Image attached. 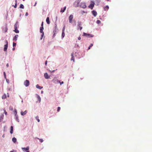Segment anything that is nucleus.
Returning a JSON list of instances; mask_svg holds the SVG:
<instances>
[{
  "label": "nucleus",
  "instance_id": "nucleus-1",
  "mask_svg": "<svg viewBox=\"0 0 152 152\" xmlns=\"http://www.w3.org/2000/svg\"><path fill=\"white\" fill-rule=\"evenodd\" d=\"M44 29L43 27L41 26L40 27V32L41 33H42V34L41 35V37L40 38V39L42 40V37L44 35V33L43 32V30Z\"/></svg>",
  "mask_w": 152,
  "mask_h": 152
},
{
  "label": "nucleus",
  "instance_id": "nucleus-2",
  "mask_svg": "<svg viewBox=\"0 0 152 152\" xmlns=\"http://www.w3.org/2000/svg\"><path fill=\"white\" fill-rule=\"evenodd\" d=\"M83 35L84 36H86L88 37H94V35L92 34H87L85 33H83Z\"/></svg>",
  "mask_w": 152,
  "mask_h": 152
},
{
  "label": "nucleus",
  "instance_id": "nucleus-3",
  "mask_svg": "<svg viewBox=\"0 0 152 152\" xmlns=\"http://www.w3.org/2000/svg\"><path fill=\"white\" fill-rule=\"evenodd\" d=\"M80 7L85 9L86 8V3L84 2H82L80 3Z\"/></svg>",
  "mask_w": 152,
  "mask_h": 152
},
{
  "label": "nucleus",
  "instance_id": "nucleus-4",
  "mask_svg": "<svg viewBox=\"0 0 152 152\" xmlns=\"http://www.w3.org/2000/svg\"><path fill=\"white\" fill-rule=\"evenodd\" d=\"M94 2L91 1V3L90 4V5L88 6L89 8H91V9H93V7H94Z\"/></svg>",
  "mask_w": 152,
  "mask_h": 152
},
{
  "label": "nucleus",
  "instance_id": "nucleus-5",
  "mask_svg": "<svg viewBox=\"0 0 152 152\" xmlns=\"http://www.w3.org/2000/svg\"><path fill=\"white\" fill-rule=\"evenodd\" d=\"M30 83L28 80H26L24 82V84L26 87H27L29 85Z\"/></svg>",
  "mask_w": 152,
  "mask_h": 152
},
{
  "label": "nucleus",
  "instance_id": "nucleus-6",
  "mask_svg": "<svg viewBox=\"0 0 152 152\" xmlns=\"http://www.w3.org/2000/svg\"><path fill=\"white\" fill-rule=\"evenodd\" d=\"M73 19V15H70L69 17V22L70 23H71L72 22V19Z\"/></svg>",
  "mask_w": 152,
  "mask_h": 152
},
{
  "label": "nucleus",
  "instance_id": "nucleus-7",
  "mask_svg": "<svg viewBox=\"0 0 152 152\" xmlns=\"http://www.w3.org/2000/svg\"><path fill=\"white\" fill-rule=\"evenodd\" d=\"M6 44L4 45V51L6 52L7 50V48L8 46V43L7 41H6Z\"/></svg>",
  "mask_w": 152,
  "mask_h": 152
},
{
  "label": "nucleus",
  "instance_id": "nucleus-8",
  "mask_svg": "<svg viewBox=\"0 0 152 152\" xmlns=\"http://www.w3.org/2000/svg\"><path fill=\"white\" fill-rule=\"evenodd\" d=\"M58 30V28L57 27V26L56 25L54 27V30L53 31V32L54 33V35H55V34L57 33V31Z\"/></svg>",
  "mask_w": 152,
  "mask_h": 152
},
{
  "label": "nucleus",
  "instance_id": "nucleus-9",
  "mask_svg": "<svg viewBox=\"0 0 152 152\" xmlns=\"http://www.w3.org/2000/svg\"><path fill=\"white\" fill-rule=\"evenodd\" d=\"M65 26H64V27L63 29L62 30V37L63 38L65 36V33H64V30L65 29Z\"/></svg>",
  "mask_w": 152,
  "mask_h": 152
},
{
  "label": "nucleus",
  "instance_id": "nucleus-10",
  "mask_svg": "<svg viewBox=\"0 0 152 152\" xmlns=\"http://www.w3.org/2000/svg\"><path fill=\"white\" fill-rule=\"evenodd\" d=\"M22 149L23 151H27L29 150V148L27 146L26 148H22Z\"/></svg>",
  "mask_w": 152,
  "mask_h": 152
},
{
  "label": "nucleus",
  "instance_id": "nucleus-11",
  "mask_svg": "<svg viewBox=\"0 0 152 152\" xmlns=\"http://www.w3.org/2000/svg\"><path fill=\"white\" fill-rule=\"evenodd\" d=\"M44 76L46 79H48L50 78V76H48V73L46 72L44 74Z\"/></svg>",
  "mask_w": 152,
  "mask_h": 152
},
{
  "label": "nucleus",
  "instance_id": "nucleus-12",
  "mask_svg": "<svg viewBox=\"0 0 152 152\" xmlns=\"http://www.w3.org/2000/svg\"><path fill=\"white\" fill-rule=\"evenodd\" d=\"M18 34H16L15 36L14 37V38L13 39V40H15V41H16L17 40L18 38Z\"/></svg>",
  "mask_w": 152,
  "mask_h": 152
},
{
  "label": "nucleus",
  "instance_id": "nucleus-13",
  "mask_svg": "<svg viewBox=\"0 0 152 152\" xmlns=\"http://www.w3.org/2000/svg\"><path fill=\"white\" fill-rule=\"evenodd\" d=\"M92 13L94 16H96L97 15V12L94 10L92 11Z\"/></svg>",
  "mask_w": 152,
  "mask_h": 152
},
{
  "label": "nucleus",
  "instance_id": "nucleus-14",
  "mask_svg": "<svg viewBox=\"0 0 152 152\" xmlns=\"http://www.w3.org/2000/svg\"><path fill=\"white\" fill-rule=\"evenodd\" d=\"M7 30L8 28L7 26H5V27L3 29V31L5 32H7Z\"/></svg>",
  "mask_w": 152,
  "mask_h": 152
},
{
  "label": "nucleus",
  "instance_id": "nucleus-15",
  "mask_svg": "<svg viewBox=\"0 0 152 152\" xmlns=\"http://www.w3.org/2000/svg\"><path fill=\"white\" fill-rule=\"evenodd\" d=\"M66 7H65L63 9V8H61V9L60 10V12H64L65 11V10L66 9Z\"/></svg>",
  "mask_w": 152,
  "mask_h": 152
},
{
  "label": "nucleus",
  "instance_id": "nucleus-16",
  "mask_svg": "<svg viewBox=\"0 0 152 152\" xmlns=\"http://www.w3.org/2000/svg\"><path fill=\"white\" fill-rule=\"evenodd\" d=\"M27 111L26 110L24 112L21 111V114L22 115H24L26 114Z\"/></svg>",
  "mask_w": 152,
  "mask_h": 152
},
{
  "label": "nucleus",
  "instance_id": "nucleus-17",
  "mask_svg": "<svg viewBox=\"0 0 152 152\" xmlns=\"http://www.w3.org/2000/svg\"><path fill=\"white\" fill-rule=\"evenodd\" d=\"M71 56H72V58H71V61L73 60L74 62H75V59L74 58V57L73 55V53H72L71 54Z\"/></svg>",
  "mask_w": 152,
  "mask_h": 152
},
{
  "label": "nucleus",
  "instance_id": "nucleus-18",
  "mask_svg": "<svg viewBox=\"0 0 152 152\" xmlns=\"http://www.w3.org/2000/svg\"><path fill=\"white\" fill-rule=\"evenodd\" d=\"M46 21L47 23L48 24H49L50 23V21L49 20V18L48 17L46 19Z\"/></svg>",
  "mask_w": 152,
  "mask_h": 152
},
{
  "label": "nucleus",
  "instance_id": "nucleus-19",
  "mask_svg": "<svg viewBox=\"0 0 152 152\" xmlns=\"http://www.w3.org/2000/svg\"><path fill=\"white\" fill-rule=\"evenodd\" d=\"M36 87L37 88L39 89H42L43 88V87L39 86L38 84H37L36 85Z\"/></svg>",
  "mask_w": 152,
  "mask_h": 152
},
{
  "label": "nucleus",
  "instance_id": "nucleus-20",
  "mask_svg": "<svg viewBox=\"0 0 152 152\" xmlns=\"http://www.w3.org/2000/svg\"><path fill=\"white\" fill-rule=\"evenodd\" d=\"M13 132V127L12 126H11L10 127V133L11 134H12Z\"/></svg>",
  "mask_w": 152,
  "mask_h": 152
},
{
  "label": "nucleus",
  "instance_id": "nucleus-21",
  "mask_svg": "<svg viewBox=\"0 0 152 152\" xmlns=\"http://www.w3.org/2000/svg\"><path fill=\"white\" fill-rule=\"evenodd\" d=\"M18 26V22H17L14 25V28H17Z\"/></svg>",
  "mask_w": 152,
  "mask_h": 152
},
{
  "label": "nucleus",
  "instance_id": "nucleus-22",
  "mask_svg": "<svg viewBox=\"0 0 152 152\" xmlns=\"http://www.w3.org/2000/svg\"><path fill=\"white\" fill-rule=\"evenodd\" d=\"M108 9L109 7L108 6H106L104 8V10L105 11L106 10H108Z\"/></svg>",
  "mask_w": 152,
  "mask_h": 152
},
{
  "label": "nucleus",
  "instance_id": "nucleus-23",
  "mask_svg": "<svg viewBox=\"0 0 152 152\" xmlns=\"http://www.w3.org/2000/svg\"><path fill=\"white\" fill-rule=\"evenodd\" d=\"M14 31L16 33H18L19 32V31L17 29V28H15Z\"/></svg>",
  "mask_w": 152,
  "mask_h": 152
},
{
  "label": "nucleus",
  "instance_id": "nucleus-24",
  "mask_svg": "<svg viewBox=\"0 0 152 152\" xmlns=\"http://www.w3.org/2000/svg\"><path fill=\"white\" fill-rule=\"evenodd\" d=\"M16 140V139L15 137H13L12 139V141L14 142H15Z\"/></svg>",
  "mask_w": 152,
  "mask_h": 152
},
{
  "label": "nucleus",
  "instance_id": "nucleus-25",
  "mask_svg": "<svg viewBox=\"0 0 152 152\" xmlns=\"http://www.w3.org/2000/svg\"><path fill=\"white\" fill-rule=\"evenodd\" d=\"M7 96L5 94H4L2 96V98L3 99H5L6 98Z\"/></svg>",
  "mask_w": 152,
  "mask_h": 152
},
{
  "label": "nucleus",
  "instance_id": "nucleus-26",
  "mask_svg": "<svg viewBox=\"0 0 152 152\" xmlns=\"http://www.w3.org/2000/svg\"><path fill=\"white\" fill-rule=\"evenodd\" d=\"M15 116L16 119L18 121V122H19V119L18 118V115H16Z\"/></svg>",
  "mask_w": 152,
  "mask_h": 152
},
{
  "label": "nucleus",
  "instance_id": "nucleus-27",
  "mask_svg": "<svg viewBox=\"0 0 152 152\" xmlns=\"http://www.w3.org/2000/svg\"><path fill=\"white\" fill-rule=\"evenodd\" d=\"M37 138L38 139H39V141L41 142H43V140L42 139H39L37 137V138Z\"/></svg>",
  "mask_w": 152,
  "mask_h": 152
},
{
  "label": "nucleus",
  "instance_id": "nucleus-28",
  "mask_svg": "<svg viewBox=\"0 0 152 152\" xmlns=\"http://www.w3.org/2000/svg\"><path fill=\"white\" fill-rule=\"evenodd\" d=\"M36 119L37 120L38 122H39L40 120L39 119V117L38 116H37L36 117Z\"/></svg>",
  "mask_w": 152,
  "mask_h": 152
},
{
  "label": "nucleus",
  "instance_id": "nucleus-29",
  "mask_svg": "<svg viewBox=\"0 0 152 152\" xmlns=\"http://www.w3.org/2000/svg\"><path fill=\"white\" fill-rule=\"evenodd\" d=\"M20 8L21 9H24V6L22 4H21L20 6Z\"/></svg>",
  "mask_w": 152,
  "mask_h": 152
},
{
  "label": "nucleus",
  "instance_id": "nucleus-30",
  "mask_svg": "<svg viewBox=\"0 0 152 152\" xmlns=\"http://www.w3.org/2000/svg\"><path fill=\"white\" fill-rule=\"evenodd\" d=\"M37 99L39 101V102H40L41 100V99L40 97L39 96H37Z\"/></svg>",
  "mask_w": 152,
  "mask_h": 152
},
{
  "label": "nucleus",
  "instance_id": "nucleus-31",
  "mask_svg": "<svg viewBox=\"0 0 152 152\" xmlns=\"http://www.w3.org/2000/svg\"><path fill=\"white\" fill-rule=\"evenodd\" d=\"M93 44H91L88 47V50H89L93 46Z\"/></svg>",
  "mask_w": 152,
  "mask_h": 152
},
{
  "label": "nucleus",
  "instance_id": "nucleus-32",
  "mask_svg": "<svg viewBox=\"0 0 152 152\" xmlns=\"http://www.w3.org/2000/svg\"><path fill=\"white\" fill-rule=\"evenodd\" d=\"M58 81L57 80H56V79L55 78H54L53 79V80H52V81L54 82V83H56V81Z\"/></svg>",
  "mask_w": 152,
  "mask_h": 152
},
{
  "label": "nucleus",
  "instance_id": "nucleus-33",
  "mask_svg": "<svg viewBox=\"0 0 152 152\" xmlns=\"http://www.w3.org/2000/svg\"><path fill=\"white\" fill-rule=\"evenodd\" d=\"M15 6H14V7L15 8H16L17 7V0H15Z\"/></svg>",
  "mask_w": 152,
  "mask_h": 152
},
{
  "label": "nucleus",
  "instance_id": "nucleus-34",
  "mask_svg": "<svg viewBox=\"0 0 152 152\" xmlns=\"http://www.w3.org/2000/svg\"><path fill=\"white\" fill-rule=\"evenodd\" d=\"M96 23L97 24H99L101 23V21L99 20H97L96 21Z\"/></svg>",
  "mask_w": 152,
  "mask_h": 152
},
{
  "label": "nucleus",
  "instance_id": "nucleus-35",
  "mask_svg": "<svg viewBox=\"0 0 152 152\" xmlns=\"http://www.w3.org/2000/svg\"><path fill=\"white\" fill-rule=\"evenodd\" d=\"M57 82L59 83L61 85L62 84H63L64 83V82L63 81H62L61 82L60 81H57Z\"/></svg>",
  "mask_w": 152,
  "mask_h": 152
},
{
  "label": "nucleus",
  "instance_id": "nucleus-36",
  "mask_svg": "<svg viewBox=\"0 0 152 152\" xmlns=\"http://www.w3.org/2000/svg\"><path fill=\"white\" fill-rule=\"evenodd\" d=\"M61 108L60 107H58L57 108V111L58 112H59Z\"/></svg>",
  "mask_w": 152,
  "mask_h": 152
},
{
  "label": "nucleus",
  "instance_id": "nucleus-37",
  "mask_svg": "<svg viewBox=\"0 0 152 152\" xmlns=\"http://www.w3.org/2000/svg\"><path fill=\"white\" fill-rule=\"evenodd\" d=\"M4 78L6 79V75L5 72H4Z\"/></svg>",
  "mask_w": 152,
  "mask_h": 152
},
{
  "label": "nucleus",
  "instance_id": "nucleus-38",
  "mask_svg": "<svg viewBox=\"0 0 152 152\" xmlns=\"http://www.w3.org/2000/svg\"><path fill=\"white\" fill-rule=\"evenodd\" d=\"M4 113L6 115H7V113L6 112V110H4Z\"/></svg>",
  "mask_w": 152,
  "mask_h": 152
},
{
  "label": "nucleus",
  "instance_id": "nucleus-39",
  "mask_svg": "<svg viewBox=\"0 0 152 152\" xmlns=\"http://www.w3.org/2000/svg\"><path fill=\"white\" fill-rule=\"evenodd\" d=\"M16 43L14 42H13V47H14L15 46H16Z\"/></svg>",
  "mask_w": 152,
  "mask_h": 152
},
{
  "label": "nucleus",
  "instance_id": "nucleus-40",
  "mask_svg": "<svg viewBox=\"0 0 152 152\" xmlns=\"http://www.w3.org/2000/svg\"><path fill=\"white\" fill-rule=\"evenodd\" d=\"M41 26L43 27V22H42V23Z\"/></svg>",
  "mask_w": 152,
  "mask_h": 152
},
{
  "label": "nucleus",
  "instance_id": "nucleus-41",
  "mask_svg": "<svg viewBox=\"0 0 152 152\" xmlns=\"http://www.w3.org/2000/svg\"><path fill=\"white\" fill-rule=\"evenodd\" d=\"M28 15V13L27 12H26L25 14V16H27Z\"/></svg>",
  "mask_w": 152,
  "mask_h": 152
},
{
  "label": "nucleus",
  "instance_id": "nucleus-42",
  "mask_svg": "<svg viewBox=\"0 0 152 152\" xmlns=\"http://www.w3.org/2000/svg\"><path fill=\"white\" fill-rule=\"evenodd\" d=\"M15 115H17V111L16 110H15Z\"/></svg>",
  "mask_w": 152,
  "mask_h": 152
},
{
  "label": "nucleus",
  "instance_id": "nucleus-43",
  "mask_svg": "<svg viewBox=\"0 0 152 152\" xmlns=\"http://www.w3.org/2000/svg\"><path fill=\"white\" fill-rule=\"evenodd\" d=\"M6 81H7V82L8 83H9V80H7V79H6Z\"/></svg>",
  "mask_w": 152,
  "mask_h": 152
},
{
  "label": "nucleus",
  "instance_id": "nucleus-44",
  "mask_svg": "<svg viewBox=\"0 0 152 152\" xmlns=\"http://www.w3.org/2000/svg\"><path fill=\"white\" fill-rule=\"evenodd\" d=\"M47 61H46L45 63V64L46 65H47Z\"/></svg>",
  "mask_w": 152,
  "mask_h": 152
},
{
  "label": "nucleus",
  "instance_id": "nucleus-45",
  "mask_svg": "<svg viewBox=\"0 0 152 152\" xmlns=\"http://www.w3.org/2000/svg\"><path fill=\"white\" fill-rule=\"evenodd\" d=\"M79 27L80 28V30H81L82 28V27H81L80 26H79Z\"/></svg>",
  "mask_w": 152,
  "mask_h": 152
},
{
  "label": "nucleus",
  "instance_id": "nucleus-46",
  "mask_svg": "<svg viewBox=\"0 0 152 152\" xmlns=\"http://www.w3.org/2000/svg\"><path fill=\"white\" fill-rule=\"evenodd\" d=\"M81 37H78V39L79 40H80L81 39Z\"/></svg>",
  "mask_w": 152,
  "mask_h": 152
},
{
  "label": "nucleus",
  "instance_id": "nucleus-47",
  "mask_svg": "<svg viewBox=\"0 0 152 152\" xmlns=\"http://www.w3.org/2000/svg\"><path fill=\"white\" fill-rule=\"evenodd\" d=\"M37 4V3L36 2L35 3V4H34V6H35Z\"/></svg>",
  "mask_w": 152,
  "mask_h": 152
},
{
  "label": "nucleus",
  "instance_id": "nucleus-48",
  "mask_svg": "<svg viewBox=\"0 0 152 152\" xmlns=\"http://www.w3.org/2000/svg\"><path fill=\"white\" fill-rule=\"evenodd\" d=\"M12 49H13V50H15V48H13Z\"/></svg>",
  "mask_w": 152,
  "mask_h": 152
},
{
  "label": "nucleus",
  "instance_id": "nucleus-49",
  "mask_svg": "<svg viewBox=\"0 0 152 152\" xmlns=\"http://www.w3.org/2000/svg\"><path fill=\"white\" fill-rule=\"evenodd\" d=\"M6 66H7V67H8V66H9L8 64H7Z\"/></svg>",
  "mask_w": 152,
  "mask_h": 152
},
{
  "label": "nucleus",
  "instance_id": "nucleus-50",
  "mask_svg": "<svg viewBox=\"0 0 152 152\" xmlns=\"http://www.w3.org/2000/svg\"><path fill=\"white\" fill-rule=\"evenodd\" d=\"M41 93H43V91H42L41 92Z\"/></svg>",
  "mask_w": 152,
  "mask_h": 152
},
{
  "label": "nucleus",
  "instance_id": "nucleus-51",
  "mask_svg": "<svg viewBox=\"0 0 152 152\" xmlns=\"http://www.w3.org/2000/svg\"><path fill=\"white\" fill-rule=\"evenodd\" d=\"M2 137H4V135H3V136H2Z\"/></svg>",
  "mask_w": 152,
  "mask_h": 152
},
{
  "label": "nucleus",
  "instance_id": "nucleus-52",
  "mask_svg": "<svg viewBox=\"0 0 152 152\" xmlns=\"http://www.w3.org/2000/svg\"><path fill=\"white\" fill-rule=\"evenodd\" d=\"M10 152H13V151H11Z\"/></svg>",
  "mask_w": 152,
  "mask_h": 152
},
{
  "label": "nucleus",
  "instance_id": "nucleus-53",
  "mask_svg": "<svg viewBox=\"0 0 152 152\" xmlns=\"http://www.w3.org/2000/svg\"><path fill=\"white\" fill-rule=\"evenodd\" d=\"M26 152H29V151H26Z\"/></svg>",
  "mask_w": 152,
  "mask_h": 152
},
{
  "label": "nucleus",
  "instance_id": "nucleus-54",
  "mask_svg": "<svg viewBox=\"0 0 152 152\" xmlns=\"http://www.w3.org/2000/svg\"><path fill=\"white\" fill-rule=\"evenodd\" d=\"M109 0H107V1H109Z\"/></svg>",
  "mask_w": 152,
  "mask_h": 152
},
{
  "label": "nucleus",
  "instance_id": "nucleus-55",
  "mask_svg": "<svg viewBox=\"0 0 152 152\" xmlns=\"http://www.w3.org/2000/svg\"><path fill=\"white\" fill-rule=\"evenodd\" d=\"M23 1H25V0H23Z\"/></svg>",
  "mask_w": 152,
  "mask_h": 152
}]
</instances>
